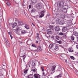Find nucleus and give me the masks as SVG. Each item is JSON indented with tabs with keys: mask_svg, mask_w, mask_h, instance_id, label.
I'll return each instance as SVG.
<instances>
[{
	"mask_svg": "<svg viewBox=\"0 0 78 78\" xmlns=\"http://www.w3.org/2000/svg\"><path fill=\"white\" fill-rule=\"evenodd\" d=\"M56 65H53L52 66H49L50 70L49 71V72L51 74H52L55 71V69L56 68Z\"/></svg>",
	"mask_w": 78,
	"mask_h": 78,
	"instance_id": "nucleus-1",
	"label": "nucleus"
},
{
	"mask_svg": "<svg viewBox=\"0 0 78 78\" xmlns=\"http://www.w3.org/2000/svg\"><path fill=\"white\" fill-rule=\"evenodd\" d=\"M25 52H24V51H21L20 52V57H22L23 58V61H25V58H26L27 56L26 55H24Z\"/></svg>",
	"mask_w": 78,
	"mask_h": 78,
	"instance_id": "nucleus-2",
	"label": "nucleus"
},
{
	"mask_svg": "<svg viewBox=\"0 0 78 78\" xmlns=\"http://www.w3.org/2000/svg\"><path fill=\"white\" fill-rule=\"evenodd\" d=\"M56 23L57 24L58 23L60 25H63L64 23V21L62 20L60 21V20L57 19L56 20Z\"/></svg>",
	"mask_w": 78,
	"mask_h": 78,
	"instance_id": "nucleus-3",
	"label": "nucleus"
},
{
	"mask_svg": "<svg viewBox=\"0 0 78 78\" xmlns=\"http://www.w3.org/2000/svg\"><path fill=\"white\" fill-rule=\"evenodd\" d=\"M64 5V3L63 1H59L57 4L58 6H60V7H62Z\"/></svg>",
	"mask_w": 78,
	"mask_h": 78,
	"instance_id": "nucleus-4",
	"label": "nucleus"
},
{
	"mask_svg": "<svg viewBox=\"0 0 78 78\" xmlns=\"http://www.w3.org/2000/svg\"><path fill=\"white\" fill-rule=\"evenodd\" d=\"M36 7L37 9H42V5L40 3H37L36 5Z\"/></svg>",
	"mask_w": 78,
	"mask_h": 78,
	"instance_id": "nucleus-5",
	"label": "nucleus"
},
{
	"mask_svg": "<svg viewBox=\"0 0 78 78\" xmlns=\"http://www.w3.org/2000/svg\"><path fill=\"white\" fill-rule=\"evenodd\" d=\"M44 12H45V11L44 10L42 11L41 12V14L40 15H38L37 16H38V18H40V17H44Z\"/></svg>",
	"mask_w": 78,
	"mask_h": 78,
	"instance_id": "nucleus-6",
	"label": "nucleus"
},
{
	"mask_svg": "<svg viewBox=\"0 0 78 78\" xmlns=\"http://www.w3.org/2000/svg\"><path fill=\"white\" fill-rule=\"evenodd\" d=\"M47 34H51L52 33L51 30L50 29H48L47 30Z\"/></svg>",
	"mask_w": 78,
	"mask_h": 78,
	"instance_id": "nucleus-7",
	"label": "nucleus"
},
{
	"mask_svg": "<svg viewBox=\"0 0 78 78\" xmlns=\"http://www.w3.org/2000/svg\"><path fill=\"white\" fill-rule=\"evenodd\" d=\"M58 46L56 45V46H54V47L52 48L53 50H58Z\"/></svg>",
	"mask_w": 78,
	"mask_h": 78,
	"instance_id": "nucleus-8",
	"label": "nucleus"
},
{
	"mask_svg": "<svg viewBox=\"0 0 78 78\" xmlns=\"http://www.w3.org/2000/svg\"><path fill=\"white\" fill-rule=\"evenodd\" d=\"M55 31H59L60 30V29L59 28V27L58 26H57L55 27Z\"/></svg>",
	"mask_w": 78,
	"mask_h": 78,
	"instance_id": "nucleus-9",
	"label": "nucleus"
},
{
	"mask_svg": "<svg viewBox=\"0 0 78 78\" xmlns=\"http://www.w3.org/2000/svg\"><path fill=\"white\" fill-rule=\"evenodd\" d=\"M62 30L63 31L65 32L67 30V27H63Z\"/></svg>",
	"mask_w": 78,
	"mask_h": 78,
	"instance_id": "nucleus-10",
	"label": "nucleus"
},
{
	"mask_svg": "<svg viewBox=\"0 0 78 78\" xmlns=\"http://www.w3.org/2000/svg\"><path fill=\"white\" fill-rule=\"evenodd\" d=\"M34 76L35 78H40V75L38 74H34Z\"/></svg>",
	"mask_w": 78,
	"mask_h": 78,
	"instance_id": "nucleus-11",
	"label": "nucleus"
},
{
	"mask_svg": "<svg viewBox=\"0 0 78 78\" xmlns=\"http://www.w3.org/2000/svg\"><path fill=\"white\" fill-rule=\"evenodd\" d=\"M24 27L26 30H29L30 29V26L27 24H25Z\"/></svg>",
	"mask_w": 78,
	"mask_h": 78,
	"instance_id": "nucleus-12",
	"label": "nucleus"
},
{
	"mask_svg": "<svg viewBox=\"0 0 78 78\" xmlns=\"http://www.w3.org/2000/svg\"><path fill=\"white\" fill-rule=\"evenodd\" d=\"M37 48L38 51H41L42 50L41 47L40 46H38L37 47Z\"/></svg>",
	"mask_w": 78,
	"mask_h": 78,
	"instance_id": "nucleus-13",
	"label": "nucleus"
},
{
	"mask_svg": "<svg viewBox=\"0 0 78 78\" xmlns=\"http://www.w3.org/2000/svg\"><path fill=\"white\" fill-rule=\"evenodd\" d=\"M62 74H60L59 75L55 77V78H61L62 77Z\"/></svg>",
	"mask_w": 78,
	"mask_h": 78,
	"instance_id": "nucleus-14",
	"label": "nucleus"
},
{
	"mask_svg": "<svg viewBox=\"0 0 78 78\" xmlns=\"http://www.w3.org/2000/svg\"><path fill=\"white\" fill-rule=\"evenodd\" d=\"M31 66L32 68H35V66H36V65L35 64V62H32Z\"/></svg>",
	"mask_w": 78,
	"mask_h": 78,
	"instance_id": "nucleus-15",
	"label": "nucleus"
},
{
	"mask_svg": "<svg viewBox=\"0 0 78 78\" xmlns=\"http://www.w3.org/2000/svg\"><path fill=\"white\" fill-rule=\"evenodd\" d=\"M54 47V45L53 44H51L49 45V47L50 49L52 48H53Z\"/></svg>",
	"mask_w": 78,
	"mask_h": 78,
	"instance_id": "nucleus-16",
	"label": "nucleus"
},
{
	"mask_svg": "<svg viewBox=\"0 0 78 78\" xmlns=\"http://www.w3.org/2000/svg\"><path fill=\"white\" fill-rule=\"evenodd\" d=\"M60 17L62 19H64L65 18V14H61L60 15Z\"/></svg>",
	"mask_w": 78,
	"mask_h": 78,
	"instance_id": "nucleus-17",
	"label": "nucleus"
},
{
	"mask_svg": "<svg viewBox=\"0 0 78 78\" xmlns=\"http://www.w3.org/2000/svg\"><path fill=\"white\" fill-rule=\"evenodd\" d=\"M16 25H17V23H14L12 24V27L13 28H14V27H15Z\"/></svg>",
	"mask_w": 78,
	"mask_h": 78,
	"instance_id": "nucleus-18",
	"label": "nucleus"
},
{
	"mask_svg": "<svg viewBox=\"0 0 78 78\" xmlns=\"http://www.w3.org/2000/svg\"><path fill=\"white\" fill-rule=\"evenodd\" d=\"M36 11H37L36 9H32V10H31V12H35Z\"/></svg>",
	"mask_w": 78,
	"mask_h": 78,
	"instance_id": "nucleus-19",
	"label": "nucleus"
},
{
	"mask_svg": "<svg viewBox=\"0 0 78 78\" xmlns=\"http://www.w3.org/2000/svg\"><path fill=\"white\" fill-rule=\"evenodd\" d=\"M56 43H57V44L58 43V44H62V41H58L57 40H56Z\"/></svg>",
	"mask_w": 78,
	"mask_h": 78,
	"instance_id": "nucleus-20",
	"label": "nucleus"
},
{
	"mask_svg": "<svg viewBox=\"0 0 78 78\" xmlns=\"http://www.w3.org/2000/svg\"><path fill=\"white\" fill-rule=\"evenodd\" d=\"M27 78H33L32 74H30L28 75L27 77Z\"/></svg>",
	"mask_w": 78,
	"mask_h": 78,
	"instance_id": "nucleus-21",
	"label": "nucleus"
},
{
	"mask_svg": "<svg viewBox=\"0 0 78 78\" xmlns=\"http://www.w3.org/2000/svg\"><path fill=\"white\" fill-rule=\"evenodd\" d=\"M5 43L6 45H7V46H9V42L8 41H6V42H5Z\"/></svg>",
	"mask_w": 78,
	"mask_h": 78,
	"instance_id": "nucleus-22",
	"label": "nucleus"
},
{
	"mask_svg": "<svg viewBox=\"0 0 78 78\" xmlns=\"http://www.w3.org/2000/svg\"><path fill=\"white\" fill-rule=\"evenodd\" d=\"M2 71L0 70V76H3V73H2Z\"/></svg>",
	"mask_w": 78,
	"mask_h": 78,
	"instance_id": "nucleus-23",
	"label": "nucleus"
},
{
	"mask_svg": "<svg viewBox=\"0 0 78 78\" xmlns=\"http://www.w3.org/2000/svg\"><path fill=\"white\" fill-rule=\"evenodd\" d=\"M71 39L72 41H74V40L75 39V37L73 36H72L71 37Z\"/></svg>",
	"mask_w": 78,
	"mask_h": 78,
	"instance_id": "nucleus-24",
	"label": "nucleus"
},
{
	"mask_svg": "<svg viewBox=\"0 0 78 78\" xmlns=\"http://www.w3.org/2000/svg\"><path fill=\"white\" fill-rule=\"evenodd\" d=\"M67 25H68V26H70V25H71V23L69 22V21L67 22Z\"/></svg>",
	"mask_w": 78,
	"mask_h": 78,
	"instance_id": "nucleus-25",
	"label": "nucleus"
},
{
	"mask_svg": "<svg viewBox=\"0 0 78 78\" xmlns=\"http://www.w3.org/2000/svg\"><path fill=\"white\" fill-rule=\"evenodd\" d=\"M32 62H33V61H29L28 63V65H30V66H32Z\"/></svg>",
	"mask_w": 78,
	"mask_h": 78,
	"instance_id": "nucleus-26",
	"label": "nucleus"
},
{
	"mask_svg": "<svg viewBox=\"0 0 78 78\" xmlns=\"http://www.w3.org/2000/svg\"><path fill=\"white\" fill-rule=\"evenodd\" d=\"M64 12H67V8H65L63 10Z\"/></svg>",
	"mask_w": 78,
	"mask_h": 78,
	"instance_id": "nucleus-27",
	"label": "nucleus"
},
{
	"mask_svg": "<svg viewBox=\"0 0 78 78\" xmlns=\"http://www.w3.org/2000/svg\"><path fill=\"white\" fill-rule=\"evenodd\" d=\"M28 69H25L24 71V73L25 74H27V72H28Z\"/></svg>",
	"mask_w": 78,
	"mask_h": 78,
	"instance_id": "nucleus-28",
	"label": "nucleus"
},
{
	"mask_svg": "<svg viewBox=\"0 0 78 78\" xmlns=\"http://www.w3.org/2000/svg\"><path fill=\"white\" fill-rule=\"evenodd\" d=\"M69 51L70 52H73V49L72 48H70L69 50Z\"/></svg>",
	"mask_w": 78,
	"mask_h": 78,
	"instance_id": "nucleus-29",
	"label": "nucleus"
},
{
	"mask_svg": "<svg viewBox=\"0 0 78 78\" xmlns=\"http://www.w3.org/2000/svg\"><path fill=\"white\" fill-rule=\"evenodd\" d=\"M67 16L68 18H70V17H72V15L70 14H69Z\"/></svg>",
	"mask_w": 78,
	"mask_h": 78,
	"instance_id": "nucleus-30",
	"label": "nucleus"
},
{
	"mask_svg": "<svg viewBox=\"0 0 78 78\" xmlns=\"http://www.w3.org/2000/svg\"><path fill=\"white\" fill-rule=\"evenodd\" d=\"M6 4H7V5H8V6H11V3H10L9 2H7Z\"/></svg>",
	"mask_w": 78,
	"mask_h": 78,
	"instance_id": "nucleus-31",
	"label": "nucleus"
},
{
	"mask_svg": "<svg viewBox=\"0 0 78 78\" xmlns=\"http://www.w3.org/2000/svg\"><path fill=\"white\" fill-rule=\"evenodd\" d=\"M32 47H34V48H37V47H36V46L34 44H32Z\"/></svg>",
	"mask_w": 78,
	"mask_h": 78,
	"instance_id": "nucleus-32",
	"label": "nucleus"
},
{
	"mask_svg": "<svg viewBox=\"0 0 78 78\" xmlns=\"http://www.w3.org/2000/svg\"><path fill=\"white\" fill-rule=\"evenodd\" d=\"M63 37L64 38H67V34H65L63 35Z\"/></svg>",
	"mask_w": 78,
	"mask_h": 78,
	"instance_id": "nucleus-33",
	"label": "nucleus"
},
{
	"mask_svg": "<svg viewBox=\"0 0 78 78\" xmlns=\"http://www.w3.org/2000/svg\"><path fill=\"white\" fill-rule=\"evenodd\" d=\"M70 58H71V59H73V60H74L75 59V58H74V57L73 56H71L70 57Z\"/></svg>",
	"mask_w": 78,
	"mask_h": 78,
	"instance_id": "nucleus-34",
	"label": "nucleus"
},
{
	"mask_svg": "<svg viewBox=\"0 0 78 78\" xmlns=\"http://www.w3.org/2000/svg\"><path fill=\"white\" fill-rule=\"evenodd\" d=\"M61 70V67H59L57 70V71H60Z\"/></svg>",
	"mask_w": 78,
	"mask_h": 78,
	"instance_id": "nucleus-35",
	"label": "nucleus"
},
{
	"mask_svg": "<svg viewBox=\"0 0 78 78\" xmlns=\"http://www.w3.org/2000/svg\"><path fill=\"white\" fill-rule=\"evenodd\" d=\"M36 69L35 68L34 69H33L32 70L34 72H36Z\"/></svg>",
	"mask_w": 78,
	"mask_h": 78,
	"instance_id": "nucleus-36",
	"label": "nucleus"
},
{
	"mask_svg": "<svg viewBox=\"0 0 78 78\" xmlns=\"http://www.w3.org/2000/svg\"><path fill=\"white\" fill-rule=\"evenodd\" d=\"M10 36V37L11 38H12V36H11V32H8Z\"/></svg>",
	"mask_w": 78,
	"mask_h": 78,
	"instance_id": "nucleus-37",
	"label": "nucleus"
},
{
	"mask_svg": "<svg viewBox=\"0 0 78 78\" xmlns=\"http://www.w3.org/2000/svg\"><path fill=\"white\" fill-rule=\"evenodd\" d=\"M35 2V0H31V3H34Z\"/></svg>",
	"mask_w": 78,
	"mask_h": 78,
	"instance_id": "nucleus-38",
	"label": "nucleus"
},
{
	"mask_svg": "<svg viewBox=\"0 0 78 78\" xmlns=\"http://www.w3.org/2000/svg\"><path fill=\"white\" fill-rule=\"evenodd\" d=\"M59 35H60L61 36H62V35H64V34L62 32H61L59 33Z\"/></svg>",
	"mask_w": 78,
	"mask_h": 78,
	"instance_id": "nucleus-39",
	"label": "nucleus"
},
{
	"mask_svg": "<svg viewBox=\"0 0 78 78\" xmlns=\"http://www.w3.org/2000/svg\"><path fill=\"white\" fill-rule=\"evenodd\" d=\"M19 30V28L18 27H17L16 29H14V30H15V31H17V30Z\"/></svg>",
	"mask_w": 78,
	"mask_h": 78,
	"instance_id": "nucleus-40",
	"label": "nucleus"
},
{
	"mask_svg": "<svg viewBox=\"0 0 78 78\" xmlns=\"http://www.w3.org/2000/svg\"><path fill=\"white\" fill-rule=\"evenodd\" d=\"M75 36H78V33H76L75 34H74Z\"/></svg>",
	"mask_w": 78,
	"mask_h": 78,
	"instance_id": "nucleus-41",
	"label": "nucleus"
},
{
	"mask_svg": "<svg viewBox=\"0 0 78 78\" xmlns=\"http://www.w3.org/2000/svg\"><path fill=\"white\" fill-rule=\"evenodd\" d=\"M26 32L25 30H23L21 31L22 33H25Z\"/></svg>",
	"mask_w": 78,
	"mask_h": 78,
	"instance_id": "nucleus-42",
	"label": "nucleus"
},
{
	"mask_svg": "<svg viewBox=\"0 0 78 78\" xmlns=\"http://www.w3.org/2000/svg\"><path fill=\"white\" fill-rule=\"evenodd\" d=\"M41 69L42 70V72L44 71V67H41Z\"/></svg>",
	"mask_w": 78,
	"mask_h": 78,
	"instance_id": "nucleus-43",
	"label": "nucleus"
},
{
	"mask_svg": "<svg viewBox=\"0 0 78 78\" xmlns=\"http://www.w3.org/2000/svg\"><path fill=\"white\" fill-rule=\"evenodd\" d=\"M4 41L5 42H7L8 41V39H7V38H5V39H4Z\"/></svg>",
	"mask_w": 78,
	"mask_h": 78,
	"instance_id": "nucleus-44",
	"label": "nucleus"
},
{
	"mask_svg": "<svg viewBox=\"0 0 78 78\" xmlns=\"http://www.w3.org/2000/svg\"><path fill=\"white\" fill-rule=\"evenodd\" d=\"M31 8V5H29V9H30V8Z\"/></svg>",
	"mask_w": 78,
	"mask_h": 78,
	"instance_id": "nucleus-45",
	"label": "nucleus"
},
{
	"mask_svg": "<svg viewBox=\"0 0 78 78\" xmlns=\"http://www.w3.org/2000/svg\"><path fill=\"white\" fill-rule=\"evenodd\" d=\"M59 37L58 36H57L56 37V39H58V40H59Z\"/></svg>",
	"mask_w": 78,
	"mask_h": 78,
	"instance_id": "nucleus-46",
	"label": "nucleus"
},
{
	"mask_svg": "<svg viewBox=\"0 0 78 78\" xmlns=\"http://www.w3.org/2000/svg\"><path fill=\"white\" fill-rule=\"evenodd\" d=\"M55 15L56 16H58V13H55Z\"/></svg>",
	"mask_w": 78,
	"mask_h": 78,
	"instance_id": "nucleus-47",
	"label": "nucleus"
},
{
	"mask_svg": "<svg viewBox=\"0 0 78 78\" xmlns=\"http://www.w3.org/2000/svg\"><path fill=\"white\" fill-rule=\"evenodd\" d=\"M18 23L19 25V26H20V25H22V24L20 23Z\"/></svg>",
	"mask_w": 78,
	"mask_h": 78,
	"instance_id": "nucleus-48",
	"label": "nucleus"
},
{
	"mask_svg": "<svg viewBox=\"0 0 78 78\" xmlns=\"http://www.w3.org/2000/svg\"><path fill=\"white\" fill-rule=\"evenodd\" d=\"M39 34H37V37H39Z\"/></svg>",
	"mask_w": 78,
	"mask_h": 78,
	"instance_id": "nucleus-49",
	"label": "nucleus"
},
{
	"mask_svg": "<svg viewBox=\"0 0 78 78\" xmlns=\"http://www.w3.org/2000/svg\"><path fill=\"white\" fill-rule=\"evenodd\" d=\"M34 51H35V52H37V51L36 50H34Z\"/></svg>",
	"mask_w": 78,
	"mask_h": 78,
	"instance_id": "nucleus-50",
	"label": "nucleus"
},
{
	"mask_svg": "<svg viewBox=\"0 0 78 78\" xmlns=\"http://www.w3.org/2000/svg\"><path fill=\"white\" fill-rule=\"evenodd\" d=\"M51 38H52V39H54V38H55V37L53 36H52L51 37Z\"/></svg>",
	"mask_w": 78,
	"mask_h": 78,
	"instance_id": "nucleus-51",
	"label": "nucleus"
},
{
	"mask_svg": "<svg viewBox=\"0 0 78 78\" xmlns=\"http://www.w3.org/2000/svg\"><path fill=\"white\" fill-rule=\"evenodd\" d=\"M37 39H39V37H37Z\"/></svg>",
	"mask_w": 78,
	"mask_h": 78,
	"instance_id": "nucleus-52",
	"label": "nucleus"
},
{
	"mask_svg": "<svg viewBox=\"0 0 78 78\" xmlns=\"http://www.w3.org/2000/svg\"><path fill=\"white\" fill-rule=\"evenodd\" d=\"M36 17H37V18H38V19H39V18H38L39 17V16H38V15Z\"/></svg>",
	"mask_w": 78,
	"mask_h": 78,
	"instance_id": "nucleus-53",
	"label": "nucleus"
},
{
	"mask_svg": "<svg viewBox=\"0 0 78 78\" xmlns=\"http://www.w3.org/2000/svg\"><path fill=\"white\" fill-rule=\"evenodd\" d=\"M32 24L33 25V26H34V27H35V25L34 24H33V23H32Z\"/></svg>",
	"mask_w": 78,
	"mask_h": 78,
	"instance_id": "nucleus-54",
	"label": "nucleus"
},
{
	"mask_svg": "<svg viewBox=\"0 0 78 78\" xmlns=\"http://www.w3.org/2000/svg\"><path fill=\"white\" fill-rule=\"evenodd\" d=\"M29 67H31V65H29Z\"/></svg>",
	"mask_w": 78,
	"mask_h": 78,
	"instance_id": "nucleus-55",
	"label": "nucleus"
},
{
	"mask_svg": "<svg viewBox=\"0 0 78 78\" xmlns=\"http://www.w3.org/2000/svg\"><path fill=\"white\" fill-rule=\"evenodd\" d=\"M43 73L44 75H45V73L44 72V71H43Z\"/></svg>",
	"mask_w": 78,
	"mask_h": 78,
	"instance_id": "nucleus-56",
	"label": "nucleus"
},
{
	"mask_svg": "<svg viewBox=\"0 0 78 78\" xmlns=\"http://www.w3.org/2000/svg\"><path fill=\"white\" fill-rule=\"evenodd\" d=\"M36 42L37 43L39 42V41H36Z\"/></svg>",
	"mask_w": 78,
	"mask_h": 78,
	"instance_id": "nucleus-57",
	"label": "nucleus"
},
{
	"mask_svg": "<svg viewBox=\"0 0 78 78\" xmlns=\"http://www.w3.org/2000/svg\"><path fill=\"white\" fill-rule=\"evenodd\" d=\"M76 48H77V49H78V46H76Z\"/></svg>",
	"mask_w": 78,
	"mask_h": 78,
	"instance_id": "nucleus-58",
	"label": "nucleus"
},
{
	"mask_svg": "<svg viewBox=\"0 0 78 78\" xmlns=\"http://www.w3.org/2000/svg\"><path fill=\"white\" fill-rule=\"evenodd\" d=\"M65 61L66 62H67V60H66Z\"/></svg>",
	"mask_w": 78,
	"mask_h": 78,
	"instance_id": "nucleus-59",
	"label": "nucleus"
},
{
	"mask_svg": "<svg viewBox=\"0 0 78 78\" xmlns=\"http://www.w3.org/2000/svg\"><path fill=\"white\" fill-rule=\"evenodd\" d=\"M48 36L49 37H50V35H49Z\"/></svg>",
	"mask_w": 78,
	"mask_h": 78,
	"instance_id": "nucleus-60",
	"label": "nucleus"
},
{
	"mask_svg": "<svg viewBox=\"0 0 78 78\" xmlns=\"http://www.w3.org/2000/svg\"><path fill=\"white\" fill-rule=\"evenodd\" d=\"M77 37V41H78V36Z\"/></svg>",
	"mask_w": 78,
	"mask_h": 78,
	"instance_id": "nucleus-61",
	"label": "nucleus"
},
{
	"mask_svg": "<svg viewBox=\"0 0 78 78\" xmlns=\"http://www.w3.org/2000/svg\"><path fill=\"white\" fill-rule=\"evenodd\" d=\"M46 37H47V38H48V36H47V35H46Z\"/></svg>",
	"mask_w": 78,
	"mask_h": 78,
	"instance_id": "nucleus-62",
	"label": "nucleus"
},
{
	"mask_svg": "<svg viewBox=\"0 0 78 78\" xmlns=\"http://www.w3.org/2000/svg\"><path fill=\"white\" fill-rule=\"evenodd\" d=\"M25 6V5H23V6Z\"/></svg>",
	"mask_w": 78,
	"mask_h": 78,
	"instance_id": "nucleus-63",
	"label": "nucleus"
},
{
	"mask_svg": "<svg viewBox=\"0 0 78 78\" xmlns=\"http://www.w3.org/2000/svg\"><path fill=\"white\" fill-rule=\"evenodd\" d=\"M50 78H52V77H51Z\"/></svg>",
	"mask_w": 78,
	"mask_h": 78,
	"instance_id": "nucleus-64",
	"label": "nucleus"
}]
</instances>
